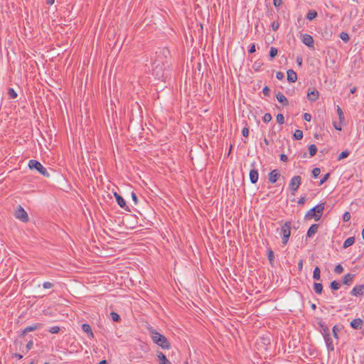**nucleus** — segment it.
I'll list each match as a JSON object with an SVG mask.
<instances>
[{
	"instance_id": "f257e3e1",
	"label": "nucleus",
	"mask_w": 364,
	"mask_h": 364,
	"mask_svg": "<svg viewBox=\"0 0 364 364\" xmlns=\"http://www.w3.org/2000/svg\"><path fill=\"white\" fill-rule=\"evenodd\" d=\"M169 51L167 48H164L159 52L156 53V59L152 63L153 75L159 80H163L164 77V63Z\"/></svg>"
},
{
	"instance_id": "f03ea898",
	"label": "nucleus",
	"mask_w": 364,
	"mask_h": 364,
	"mask_svg": "<svg viewBox=\"0 0 364 364\" xmlns=\"http://www.w3.org/2000/svg\"><path fill=\"white\" fill-rule=\"evenodd\" d=\"M148 330L154 343L157 344L163 349H169L171 348L169 341L164 335L159 333L152 327L149 328Z\"/></svg>"
},
{
	"instance_id": "7ed1b4c3",
	"label": "nucleus",
	"mask_w": 364,
	"mask_h": 364,
	"mask_svg": "<svg viewBox=\"0 0 364 364\" xmlns=\"http://www.w3.org/2000/svg\"><path fill=\"white\" fill-rule=\"evenodd\" d=\"M325 208V203H319L318 205L311 208L305 215L306 220L314 218L316 221L321 219L323 210Z\"/></svg>"
},
{
	"instance_id": "20e7f679",
	"label": "nucleus",
	"mask_w": 364,
	"mask_h": 364,
	"mask_svg": "<svg viewBox=\"0 0 364 364\" xmlns=\"http://www.w3.org/2000/svg\"><path fill=\"white\" fill-rule=\"evenodd\" d=\"M28 167L31 169H36L38 173L43 176L48 178L50 176L47 169L38 161L31 159L28 161Z\"/></svg>"
},
{
	"instance_id": "39448f33",
	"label": "nucleus",
	"mask_w": 364,
	"mask_h": 364,
	"mask_svg": "<svg viewBox=\"0 0 364 364\" xmlns=\"http://www.w3.org/2000/svg\"><path fill=\"white\" fill-rule=\"evenodd\" d=\"M291 223L289 221L286 222L284 225L282 226L281 231L282 234V244L284 245H287L289 237L291 235Z\"/></svg>"
},
{
	"instance_id": "423d86ee",
	"label": "nucleus",
	"mask_w": 364,
	"mask_h": 364,
	"mask_svg": "<svg viewBox=\"0 0 364 364\" xmlns=\"http://www.w3.org/2000/svg\"><path fill=\"white\" fill-rule=\"evenodd\" d=\"M301 184V178L300 176H294L291 178L289 187L291 191V194L294 195L295 193V192L298 190Z\"/></svg>"
},
{
	"instance_id": "0eeeda50",
	"label": "nucleus",
	"mask_w": 364,
	"mask_h": 364,
	"mask_svg": "<svg viewBox=\"0 0 364 364\" xmlns=\"http://www.w3.org/2000/svg\"><path fill=\"white\" fill-rule=\"evenodd\" d=\"M15 216L17 219L23 223H26L29 220L27 213L21 205L18 206L17 210L16 211Z\"/></svg>"
},
{
	"instance_id": "6e6552de",
	"label": "nucleus",
	"mask_w": 364,
	"mask_h": 364,
	"mask_svg": "<svg viewBox=\"0 0 364 364\" xmlns=\"http://www.w3.org/2000/svg\"><path fill=\"white\" fill-rule=\"evenodd\" d=\"M301 41L309 48H314V41L313 37L311 35L307 33L301 35Z\"/></svg>"
},
{
	"instance_id": "1a4fd4ad",
	"label": "nucleus",
	"mask_w": 364,
	"mask_h": 364,
	"mask_svg": "<svg viewBox=\"0 0 364 364\" xmlns=\"http://www.w3.org/2000/svg\"><path fill=\"white\" fill-rule=\"evenodd\" d=\"M114 198L116 199V201L117 204L122 208H124L125 210L130 211L129 209V207L126 204L125 200L117 193H114Z\"/></svg>"
},
{
	"instance_id": "9d476101",
	"label": "nucleus",
	"mask_w": 364,
	"mask_h": 364,
	"mask_svg": "<svg viewBox=\"0 0 364 364\" xmlns=\"http://www.w3.org/2000/svg\"><path fill=\"white\" fill-rule=\"evenodd\" d=\"M43 326V324L42 323H34L31 326H27L26 328H25L22 332H21V336H25V335L28 333V332H31V331H36V330H38V329H40Z\"/></svg>"
},
{
	"instance_id": "9b49d317",
	"label": "nucleus",
	"mask_w": 364,
	"mask_h": 364,
	"mask_svg": "<svg viewBox=\"0 0 364 364\" xmlns=\"http://www.w3.org/2000/svg\"><path fill=\"white\" fill-rule=\"evenodd\" d=\"M352 296H358L364 294V284L355 286L350 291Z\"/></svg>"
},
{
	"instance_id": "f8f14e48",
	"label": "nucleus",
	"mask_w": 364,
	"mask_h": 364,
	"mask_svg": "<svg viewBox=\"0 0 364 364\" xmlns=\"http://www.w3.org/2000/svg\"><path fill=\"white\" fill-rule=\"evenodd\" d=\"M318 97H319V92L317 90H316V89H313L312 90H310V89L308 90L307 97L309 101L315 102L318 99Z\"/></svg>"
},
{
	"instance_id": "ddd939ff",
	"label": "nucleus",
	"mask_w": 364,
	"mask_h": 364,
	"mask_svg": "<svg viewBox=\"0 0 364 364\" xmlns=\"http://www.w3.org/2000/svg\"><path fill=\"white\" fill-rule=\"evenodd\" d=\"M323 338L325 340L326 345L327 346L328 351H333L334 350V346L333 344V340L331 338L330 333H327V335H323Z\"/></svg>"
},
{
	"instance_id": "4468645a",
	"label": "nucleus",
	"mask_w": 364,
	"mask_h": 364,
	"mask_svg": "<svg viewBox=\"0 0 364 364\" xmlns=\"http://www.w3.org/2000/svg\"><path fill=\"white\" fill-rule=\"evenodd\" d=\"M279 177L280 173L279 171L277 169H274L269 173V181L271 183H274L277 182Z\"/></svg>"
},
{
	"instance_id": "2eb2a0df",
	"label": "nucleus",
	"mask_w": 364,
	"mask_h": 364,
	"mask_svg": "<svg viewBox=\"0 0 364 364\" xmlns=\"http://www.w3.org/2000/svg\"><path fill=\"white\" fill-rule=\"evenodd\" d=\"M363 325V321L358 318H355L350 322V327L355 330L361 329Z\"/></svg>"
},
{
	"instance_id": "dca6fc26",
	"label": "nucleus",
	"mask_w": 364,
	"mask_h": 364,
	"mask_svg": "<svg viewBox=\"0 0 364 364\" xmlns=\"http://www.w3.org/2000/svg\"><path fill=\"white\" fill-rule=\"evenodd\" d=\"M318 227L319 225L316 223L311 225L307 230L306 237H311L314 235H315L318 232Z\"/></svg>"
},
{
	"instance_id": "f3484780",
	"label": "nucleus",
	"mask_w": 364,
	"mask_h": 364,
	"mask_svg": "<svg viewBox=\"0 0 364 364\" xmlns=\"http://www.w3.org/2000/svg\"><path fill=\"white\" fill-rule=\"evenodd\" d=\"M258 171L255 168L250 171V180L252 183H256L258 181Z\"/></svg>"
},
{
	"instance_id": "a211bd4d",
	"label": "nucleus",
	"mask_w": 364,
	"mask_h": 364,
	"mask_svg": "<svg viewBox=\"0 0 364 364\" xmlns=\"http://www.w3.org/2000/svg\"><path fill=\"white\" fill-rule=\"evenodd\" d=\"M287 80L289 82H295L297 80V75L295 71L291 69L287 70Z\"/></svg>"
},
{
	"instance_id": "6ab92c4d",
	"label": "nucleus",
	"mask_w": 364,
	"mask_h": 364,
	"mask_svg": "<svg viewBox=\"0 0 364 364\" xmlns=\"http://www.w3.org/2000/svg\"><path fill=\"white\" fill-rule=\"evenodd\" d=\"M157 358L159 360V364H171L166 355L161 351L157 352Z\"/></svg>"
},
{
	"instance_id": "aec40b11",
	"label": "nucleus",
	"mask_w": 364,
	"mask_h": 364,
	"mask_svg": "<svg viewBox=\"0 0 364 364\" xmlns=\"http://www.w3.org/2000/svg\"><path fill=\"white\" fill-rule=\"evenodd\" d=\"M318 325L321 328V333L323 336L325 334L327 335V333H330L329 328L323 321L320 320L318 322Z\"/></svg>"
},
{
	"instance_id": "412c9836",
	"label": "nucleus",
	"mask_w": 364,
	"mask_h": 364,
	"mask_svg": "<svg viewBox=\"0 0 364 364\" xmlns=\"http://www.w3.org/2000/svg\"><path fill=\"white\" fill-rule=\"evenodd\" d=\"M82 330L87 334V336L90 338L94 337V334L92 333V328L88 323H83L82 325Z\"/></svg>"
},
{
	"instance_id": "4be33fe9",
	"label": "nucleus",
	"mask_w": 364,
	"mask_h": 364,
	"mask_svg": "<svg viewBox=\"0 0 364 364\" xmlns=\"http://www.w3.org/2000/svg\"><path fill=\"white\" fill-rule=\"evenodd\" d=\"M354 277H355V274H350V273L346 274L343 279V284H346V285L350 284L352 283Z\"/></svg>"
},
{
	"instance_id": "5701e85b",
	"label": "nucleus",
	"mask_w": 364,
	"mask_h": 364,
	"mask_svg": "<svg viewBox=\"0 0 364 364\" xmlns=\"http://www.w3.org/2000/svg\"><path fill=\"white\" fill-rule=\"evenodd\" d=\"M276 97H277V100L280 103H282L284 105H289V102H288L287 97L281 92H279L276 95Z\"/></svg>"
},
{
	"instance_id": "b1692460",
	"label": "nucleus",
	"mask_w": 364,
	"mask_h": 364,
	"mask_svg": "<svg viewBox=\"0 0 364 364\" xmlns=\"http://www.w3.org/2000/svg\"><path fill=\"white\" fill-rule=\"evenodd\" d=\"M355 242V237H350L348 238H347L343 244V248H348L350 246L353 245Z\"/></svg>"
},
{
	"instance_id": "393cba45",
	"label": "nucleus",
	"mask_w": 364,
	"mask_h": 364,
	"mask_svg": "<svg viewBox=\"0 0 364 364\" xmlns=\"http://www.w3.org/2000/svg\"><path fill=\"white\" fill-rule=\"evenodd\" d=\"M313 278L315 280H320L321 279V270L318 267H316L313 272Z\"/></svg>"
},
{
	"instance_id": "a878e982",
	"label": "nucleus",
	"mask_w": 364,
	"mask_h": 364,
	"mask_svg": "<svg viewBox=\"0 0 364 364\" xmlns=\"http://www.w3.org/2000/svg\"><path fill=\"white\" fill-rule=\"evenodd\" d=\"M316 16H317V12H316V11H314V10H310V11H309V12L307 13L306 18L309 21H312V20H314Z\"/></svg>"
},
{
	"instance_id": "bb28decb",
	"label": "nucleus",
	"mask_w": 364,
	"mask_h": 364,
	"mask_svg": "<svg viewBox=\"0 0 364 364\" xmlns=\"http://www.w3.org/2000/svg\"><path fill=\"white\" fill-rule=\"evenodd\" d=\"M336 112L338 115L339 121L341 123H343L345 120V117L341 108L338 105L336 108Z\"/></svg>"
},
{
	"instance_id": "cd10ccee",
	"label": "nucleus",
	"mask_w": 364,
	"mask_h": 364,
	"mask_svg": "<svg viewBox=\"0 0 364 364\" xmlns=\"http://www.w3.org/2000/svg\"><path fill=\"white\" fill-rule=\"evenodd\" d=\"M314 289L318 294H321L323 291V285L321 283H314Z\"/></svg>"
},
{
	"instance_id": "c85d7f7f",
	"label": "nucleus",
	"mask_w": 364,
	"mask_h": 364,
	"mask_svg": "<svg viewBox=\"0 0 364 364\" xmlns=\"http://www.w3.org/2000/svg\"><path fill=\"white\" fill-rule=\"evenodd\" d=\"M309 151L310 157H313L314 156L316 155V154L317 152V147L316 146L315 144H311L309 146Z\"/></svg>"
},
{
	"instance_id": "c756f323",
	"label": "nucleus",
	"mask_w": 364,
	"mask_h": 364,
	"mask_svg": "<svg viewBox=\"0 0 364 364\" xmlns=\"http://www.w3.org/2000/svg\"><path fill=\"white\" fill-rule=\"evenodd\" d=\"M293 136L295 139L300 140L303 138V132L300 129H296Z\"/></svg>"
},
{
	"instance_id": "7c9ffc66",
	"label": "nucleus",
	"mask_w": 364,
	"mask_h": 364,
	"mask_svg": "<svg viewBox=\"0 0 364 364\" xmlns=\"http://www.w3.org/2000/svg\"><path fill=\"white\" fill-rule=\"evenodd\" d=\"M330 287L332 290H338L341 287V284L337 281L334 280L331 282Z\"/></svg>"
},
{
	"instance_id": "2f4dec72",
	"label": "nucleus",
	"mask_w": 364,
	"mask_h": 364,
	"mask_svg": "<svg viewBox=\"0 0 364 364\" xmlns=\"http://www.w3.org/2000/svg\"><path fill=\"white\" fill-rule=\"evenodd\" d=\"M278 50L274 47H271L269 50V58L271 60L275 58L277 55Z\"/></svg>"
},
{
	"instance_id": "473e14b6",
	"label": "nucleus",
	"mask_w": 364,
	"mask_h": 364,
	"mask_svg": "<svg viewBox=\"0 0 364 364\" xmlns=\"http://www.w3.org/2000/svg\"><path fill=\"white\" fill-rule=\"evenodd\" d=\"M112 319L115 322H119L120 321V316L116 312H111L110 314Z\"/></svg>"
},
{
	"instance_id": "72a5a7b5",
	"label": "nucleus",
	"mask_w": 364,
	"mask_h": 364,
	"mask_svg": "<svg viewBox=\"0 0 364 364\" xmlns=\"http://www.w3.org/2000/svg\"><path fill=\"white\" fill-rule=\"evenodd\" d=\"M8 94L11 99H15L17 97V93L13 88H9Z\"/></svg>"
},
{
	"instance_id": "f704fd0d",
	"label": "nucleus",
	"mask_w": 364,
	"mask_h": 364,
	"mask_svg": "<svg viewBox=\"0 0 364 364\" xmlns=\"http://www.w3.org/2000/svg\"><path fill=\"white\" fill-rule=\"evenodd\" d=\"M276 119L278 124H283L284 123V117L282 114H278L276 117Z\"/></svg>"
},
{
	"instance_id": "c9c22d12",
	"label": "nucleus",
	"mask_w": 364,
	"mask_h": 364,
	"mask_svg": "<svg viewBox=\"0 0 364 364\" xmlns=\"http://www.w3.org/2000/svg\"><path fill=\"white\" fill-rule=\"evenodd\" d=\"M272 115L269 113L264 114V115L262 117L263 122L265 123L269 122L272 120Z\"/></svg>"
},
{
	"instance_id": "e433bc0d",
	"label": "nucleus",
	"mask_w": 364,
	"mask_h": 364,
	"mask_svg": "<svg viewBox=\"0 0 364 364\" xmlns=\"http://www.w3.org/2000/svg\"><path fill=\"white\" fill-rule=\"evenodd\" d=\"M340 38L344 41V42H347L349 41V36L347 33L346 32H341L340 33Z\"/></svg>"
},
{
	"instance_id": "4c0bfd02",
	"label": "nucleus",
	"mask_w": 364,
	"mask_h": 364,
	"mask_svg": "<svg viewBox=\"0 0 364 364\" xmlns=\"http://www.w3.org/2000/svg\"><path fill=\"white\" fill-rule=\"evenodd\" d=\"M343 271V267L341 264H338L335 267L334 272L336 274H341Z\"/></svg>"
},
{
	"instance_id": "58836bf2",
	"label": "nucleus",
	"mask_w": 364,
	"mask_h": 364,
	"mask_svg": "<svg viewBox=\"0 0 364 364\" xmlns=\"http://www.w3.org/2000/svg\"><path fill=\"white\" fill-rule=\"evenodd\" d=\"M349 155V151L347 150L343 151L338 156V160H341L346 158Z\"/></svg>"
},
{
	"instance_id": "ea45409f",
	"label": "nucleus",
	"mask_w": 364,
	"mask_h": 364,
	"mask_svg": "<svg viewBox=\"0 0 364 364\" xmlns=\"http://www.w3.org/2000/svg\"><path fill=\"white\" fill-rule=\"evenodd\" d=\"M321 173V170L319 168H314L313 170H312V177L316 178L318 176V175L320 174Z\"/></svg>"
},
{
	"instance_id": "a19ab883",
	"label": "nucleus",
	"mask_w": 364,
	"mask_h": 364,
	"mask_svg": "<svg viewBox=\"0 0 364 364\" xmlns=\"http://www.w3.org/2000/svg\"><path fill=\"white\" fill-rule=\"evenodd\" d=\"M60 327L58 326H53V327H50L49 329H48V332H50V333H58L59 331H60Z\"/></svg>"
},
{
	"instance_id": "79ce46f5",
	"label": "nucleus",
	"mask_w": 364,
	"mask_h": 364,
	"mask_svg": "<svg viewBox=\"0 0 364 364\" xmlns=\"http://www.w3.org/2000/svg\"><path fill=\"white\" fill-rule=\"evenodd\" d=\"M330 177V173H326L323 177L319 181V185H322L323 183H324Z\"/></svg>"
},
{
	"instance_id": "37998d69",
	"label": "nucleus",
	"mask_w": 364,
	"mask_h": 364,
	"mask_svg": "<svg viewBox=\"0 0 364 364\" xmlns=\"http://www.w3.org/2000/svg\"><path fill=\"white\" fill-rule=\"evenodd\" d=\"M271 27L273 31H276L278 30L279 27V23L277 21H274L271 24Z\"/></svg>"
},
{
	"instance_id": "c03bdc74",
	"label": "nucleus",
	"mask_w": 364,
	"mask_h": 364,
	"mask_svg": "<svg viewBox=\"0 0 364 364\" xmlns=\"http://www.w3.org/2000/svg\"><path fill=\"white\" fill-rule=\"evenodd\" d=\"M54 287L53 283L50 282H43V287L44 289H50V288H52V287Z\"/></svg>"
},
{
	"instance_id": "a18cd8bd",
	"label": "nucleus",
	"mask_w": 364,
	"mask_h": 364,
	"mask_svg": "<svg viewBox=\"0 0 364 364\" xmlns=\"http://www.w3.org/2000/svg\"><path fill=\"white\" fill-rule=\"evenodd\" d=\"M274 256L273 251L272 250H268V259L270 263L272 262V261L274 260Z\"/></svg>"
},
{
	"instance_id": "49530a36",
	"label": "nucleus",
	"mask_w": 364,
	"mask_h": 364,
	"mask_svg": "<svg viewBox=\"0 0 364 364\" xmlns=\"http://www.w3.org/2000/svg\"><path fill=\"white\" fill-rule=\"evenodd\" d=\"M350 219V213H349V212H346V213L343 215V221L347 222V221H348Z\"/></svg>"
},
{
	"instance_id": "de8ad7c7",
	"label": "nucleus",
	"mask_w": 364,
	"mask_h": 364,
	"mask_svg": "<svg viewBox=\"0 0 364 364\" xmlns=\"http://www.w3.org/2000/svg\"><path fill=\"white\" fill-rule=\"evenodd\" d=\"M242 134L245 137H247L249 135V129L248 127H245L242 130Z\"/></svg>"
},
{
	"instance_id": "09e8293b",
	"label": "nucleus",
	"mask_w": 364,
	"mask_h": 364,
	"mask_svg": "<svg viewBox=\"0 0 364 364\" xmlns=\"http://www.w3.org/2000/svg\"><path fill=\"white\" fill-rule=\"evenodd\" d=\"M303 119L306 122H310L311 119V115L309 113H304L303 114Z\"/></svg>"
},
{
	"instance_id": "8fccbe9b",
	"label": "nucleus",
	"mask_w": 364,
	"mask_h": 364,
	"mask_svg": "<svg viewBox=\"0 0 364 364\" xmlns=\"http://www.w3.org/2000/svg\"><path fill=\"white\" fill-rule=\"evenodd\" d=\"M341 124L340 122L337 123L336 122H333V127L336 130L341 131L342 129Z\"/></svg>"
},
{
	"instance_id": "3c124183",
	"label": "nucleus",
	"mask_w": 364,
	"mask_h": 364,
	"mask_svg": "<svg viewBox=\"0 0 364 364\" xmlns=\"http://www.w3.org/2000/svg\"><path fill=\"white\" fill-rule=\"evenodd\" d=\"M262 92L265 96H269L270 93V90L267 86H265L262 90Z\"/></svg>"
},
{
	"instance_id": "603ef678",
	"label": "nucleus",
	"mask_w": 364,
	"mask_h": 364,
	"mask_svg": "<svg viewBox=\"0 0 364 364\" xmlns=\"http://www.w3.org/2000/svg\"><path fill=\"white\" fill-rule=\"evenodd\" d=\"M282 4V0H273V4L276 8L279 7Z\"/></svg>"
},
{
	"instance_id": "864d4df0",
	"label": "nucleus",
	"mask_w": 364,
	"mask_h": 364,
	"mask_svg": "<svg viewBox=\"0 0 364 364\" xmlns=\"http://www.w3.org/2000/svg\"><path fill=\"white\" fill-rule=\"evenodd\" d=\"M338 331V329L337 326H334L333 327L332 331H333V335L334 338H338V333H337Z\"/></svg>"
},
{
	"instance_id": "5fc2aeb1",
	"label": "nucleus",
	"mask_w": 364,
	"mask_h": 364,
	"mask_svg": "<svg viewBox=\"0 0 364 364\" xmlns=\"http://www.w3.org/2000/svg\"><path fill=\"white\" fill-rule=\"evenodd\" d=\"M284 73L281 71H278L276 73V77L278 79V80H282L284 78Z\"/></svg>"
},
{
	"instance_id": "6e6d98bb",
	"label": "nucleus",
	"mask_w": 364,
	"mask_h": 364,
	"mask_svg": "<svg viewBox=\"0 0 364 364\" xmlns=\"http://www.w3.org/2000/svg\"><path fill=\"white\" fill-rule=\"evenodd\" d=\"M306 198L305 196L301 197L299 200L297 201L298 204L299 205H304L306 203Z\"/></svg>"
},
{
	"instance_id": "4d7b16f0",
	"label": "nucleus",
	"mask_w": 364,
	"mask_h": 364,
	"mask_svg": "<svg viewBox=\"0 0 364 364\" xmlns=\"http://www.w3.org/2000/svg\"><path fill=\"white\" fill-rule=\"evenodd\" d=\"M132 200L134 201V204L136 205L138 203V198H137L136 193L134 192L132 193Z\"/></svg>"
},
{
	"instance_id": "13d9d810",
	"label": "nucleus",
	"mask_w": 364,
	"mask_h": 364,
	"mask_svg": "<svg viewBox=\"0 0 364 364\" xmlns=\"http://www.w3.org/2000/svg\"><path fill=\"white\" fill-rule=\"evenodd\" d=\"M255 50H256V49H255V45L254 43H252V44L250 46V48H249V50H248V52H249L250 53H255Z\"/></svg>"
},
{
	"instance_id": "bf43d9fd",
	"label": "nucleus",
	"mask_w": 364,
	"mask_h": 364,
	"mask_svg": "<svg viewBox=\"0 0 364 364\" xmlns=\"http://www.w3.org/2000/svg\"><path fill=\"white\" fill-rule=\"evenodd\" d=\"M280 160L282 161L286 162L288 160V157H287V156L286 154H282L280 155Z\"/></svg>"
},
{
	"instance_id": "052dcab7",
	"label": "nucleus",
	"mask_w": 364,
	"mask_h": 364,
	"mask_svg": "<svg viewBox=\"0 0 364 364\" xmlns=\"http://www.w3.org/2000/svg\"><path fill=\"white\" fill-rule=\"evenodd\" d=\"M33 341H31H31H29L28 342V343L26 344V349H27L28 350H30V349H31V348H32V347H33Z\"/></svg>"
},
{
	"instance_id": "680f3d73",
	"label": "nucleus",
	"mask_w": 364,
	"mask_h": 364,
	"mask_svg": "<svg viewBox=\"0 0 364 364\" xmlns=\"http://www.w3.org/2000/svg\"><path fill=\"white\" fill-rule=\"evenodd\" d=\"M303 268V261L301 259L298 263V269L299 270H301Z\"/></svg>"
},
{
	"instance_id": "e2e57ef3",
	"label": "nucleus",
	"mask_w": 364,
	"mask_h": 364,
	"mask_svg": "<svg viewBox=\"0 0 364 364\" xmlns=\"http://www.w3.org/2000/svg\"><path fill=\"white\" fill-rule=\"evenodd\" d=\"M296 63H298L299 65H301V64H302V58H301V57H297L296 58Z\"/></svg>"
},
{
	"instance_id": "0e129e2a",
	"label": "nucleus",
	"mask_w": 364,
	"mask_h": 364,
	"mask_svg": "<svg viewBox=\"0 0 364 364\" xmlns=\"http://www.w3.org/2000/svg\"><path fill=\"white\" fill-rule=\"evenodd\" d=\"M54 1L55 0H46V3L48 4V5H52L54 4Z\"/></svg>"
},
{
	"instance_id": "69168bd1",
	"label": "nucleus",
	"mask_w": 364,
	"mask_h": 364,
	"mask_svg": "<svg viewBox=\"0 0 364 364\" xmlns=\"http://www.w3.org/2000/svg\"><path fill=\"white\" fill-rule=\"evenodd\" d=\"M356 90H357V89H356V87H353V88L350 90V93H351V94L355 93V91H356Z\"/></svg>"
},
{
	"instance_id": "338daca9",
	"label": "nucleus",
	"mask_w": 364,
	"mask_h": 364,
	"mask_svg": "<svg viewBox=\"0 0 364 364\" xmlns=\"http://www.w3.org/2000/svg\"><path fill=\"white\" fill-rule=\"evenodd\" d=\"M98 364H107V362L106 360H102Z\"/></svg>"
},
{
	"instance_id": "774afa93",
	"label": "nucleus",
	"mask_w": 364,
	"mask_h": 364,
	"mask_svg": "<svg viewBox=\"0 0 364 364\" xmlns=\"http://www.w3.org/2000/svg\"><path fill=\"white\" fill-rule=\"evenodd\" d=\"M264 143L266 144V145H269V141L267 140V139L264 138Z\"/></svg>"
}]
</instances>
